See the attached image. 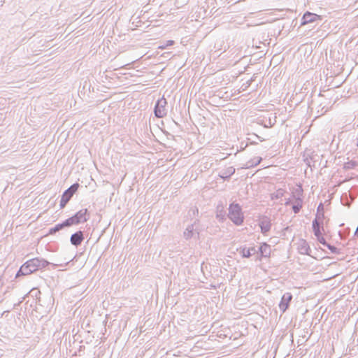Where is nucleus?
<instances>
[{
	"mask_svg": "<svg viewBox=\"0 0 358 358\" xmlns=\"http://www.w3.org/2000/svg\"><path fill=\"white\" fill-rule=\"evenodd\" d=\"M297 249L300 254L309 255V252L310 251V246H309L308 242L306 240L301 239L299 241Z\"/></svg>",
	"mask_w": 358,
	"mask_h": 358,
	"instance_id": "nucleus-12",
	"label": "nucleus"
},
{
	"mask_svg": "<svg viewBox=\"0 0 358 358\" xmlns=\"http://www.w3.org/2000/svg\"><path fill=\"white\" fill-rule=\"evenodd\" d=\"M83 240H84V235H83V232L82 231H78L77 232L73 234L70 238L71 243L73 245L76 246V247L80 245L82 243V242L83 241Z\"/></svg>",
	"mask_w": 358,
	"mask_h": 358,
	"instance_id": "nucleus-10",
	"label": "nucleus"
},
{
	"mask_svg": "<svg viewBox=\"0 0 358 358\" xmlns=\"http://www.w3.org/2000/svg\"><path fill=\"white\" fill-rule=\"evenodd\" d=\"M325 247H327L329 250H330L331 252L333 254H338L339 250L335 247L334 245H330L328 243Z\"/></svg>",
	"mask_w": 358,
	"mask_h": 358,
	"instance_id": "nucleus-21",
	"label": "nucleus"
},
{
	"mask_svg": "<svg viewBox=\"0 0 358 358\" xmlns=\"http://www.w3.org/2000/svg\"><path fill=\"white\" fill-rule=\"evenodd\" d=\"M243 258H250L252 255L257 254L258 251L255 247L247 248L246 247H241L237 250Z\"/></svg>",
	"mask_w": 358,
	"mask_h": 358,
	"instance_id": "nucleus-11",
	"label": "nucleus"
},
{
	"mask_svg": "<svg viewBox=\"0 0 358 358\" xmlns=\"http://www.w3.org/2000/svg\"><path fill=\"white\" fill-rule=\"evenodd\" d=\"M259 226L261 229V232L264 235H266L271 228V222L270 218L266 216L262 217L259 220Z\"/></svg>",
	"mask_w": 358,
	"mask_h": 358,
	"instance_id": "nucleus-8",
	"label": "nucleus"
},
{
	"mask_svg": "<svg viewBox=\"0 0 358 358\" xmlns=\"http://www.w3.org/2000/svg\"><path fill=\"white\" fill-rule=\"evenodd\" d=\"M234 173L235 169L233 166H229L225 169L222 170L219 176L224 180H229Z\"/></svg>",
	"mask_w": 358,
	"mask_h": 358,
	"instance_id": "nucleus-14",
	"label": "nucleus"
},
{
	"mask_svg": "<svg viewBox=\"0 0 358 358\" xmlns=\"http://www.w3.org/2000/svg\"><path fill=\"white\" fill-rule=\"evenodd\" d=\"M66 223V220H64L62 223L56 224L54 227L50 229L49 234H55L56 232L59 231L60 230L63 229L64 227H70L69 224H67Z\"/></svg>",
	"mask_w": 358,
	"mask_h": 358,
	"instance_id": "nucleus-17",
	"label": "nucleus"
},
{
	"mask_svg": "<svg viewBox=\"0 0 358 358\" xmlns=\"http://www.w3.org/2000/svg\"><path fill=\"white\" fill-rule=\"evenodd\" d=\"M31 293H33V294H34L36 296L37 293H39V294H40V291H39V290H38V289H32V290L31 291Z\"/></svg>",
	"mask_w": 358,
	"mask_h": 358,
	"instance_id": "nucleus-28",
	"label": "nucleus"
},
{
	"mask_svg": "<svg viewBox=\"0 0 358 358\" xmlns=\"http://www.w3.org/2000/svg\"><path fill=\"white\" fill-rule=\"evenodd\" d=\"M321 20H322V17L320 15H318L315 13H313L307 11L303 15V17L301 19V26H303V25H305L307 24L313 23L316 21H321Z\"/></svg>",
	"mask_w": 358,
	"mask_h": 358,
	"instance_id": "nucleus-6",
	"label": "nucleus"
},
{
	"mask_svg": "<svg viewBox=\"0 0 358 358\" xmlns=\"http://www.w3.org/2000/svg\"><path fill=\"white\" fill-rule=\"evenodd\" d=\"M229 218L236 224L241 225L244 220L242 208L238 203H231L229 207Z\"/></svg>",
	"mask_w": 358,
	"mask_h": 358,
	"instance_id": "nucleus-1",
	"label": "nucleus"
},
{
	"mask_svg": "<svg viewBox=\"0 0 358 358\" xmlns=\"http://www.w3.org/2000/svg\"><path fill=\"white\" fill-rule=\"evenodd\" d=\"M216 217L217 219H219L220 221H223L225 219L224 215L222 213V210L220 213H217Z\"/></svg>",
	"mask_w": 358,
	"mask_h": 358,
	"instance_id": "nucleus-26",
	"label": "nucleus"
},
{
	"mask_svg": "<svg viewBox=\"0 0 358 358\" xmlns=\"http://www.w3.org/2000/svg\"><path fill=\"white\" fill-rule=\"evenodd\" d=\"M90 218V215L88 213L87 209H81L78 212H77L73 216L66 219L67 224L69 226H72L73 224H78L80 223H83L87 222Z\"/></svg>",
	"mask_w": 358,
	"mask_h": 358,
	"instance_id": "nucleus-2",
	"label": "nucleus"
},
{
	"mask_svg": "<svg viewBox=\"0 0 358 358\" xmlns=\"http://www.w3.org/2000/svg\"><path fill=\"white\" fill-rule=\"evenodd\" d=\"M190 211H192L194 215L199 213V210L197 208H192Z\"/></svg>",
	"mask_w": 358,
	"mask_h": 358,
	"instance_id": "nucleus-27",
	"label": "nucleus"
},
{
	"mask_svg": "<svg viewBox=\"0 0 358 358\" xmlns=\"http://www.w3.org/2000/svg\"><path fill=\"white\" fill-rule=\"evenodd\" d=\"M257 251L260 253L261 257H268L271 255V247L268 244L264 243L261 245Z\"/></svg>",
	"mask_w": 358,
	"mask_h": 358,
	"instance_id": "nucleus-13",
	"label": "nucleus"
},
{
	"mask_svg": "<svg viewBox=\"0 0 358 358\" xmlns=\"http://www.w3.org/2000/svg\"><path fill=\"white\" fill-rule=\"evenodd\" d=\"M285 193V191L283 189H278L275 192L271 194L272 199H278L282 198Z\"/></svg>",
	"mask_w": 358,
	"mask_h": 358,
	"instance_id": "nucleus-20",
	"label": "nucleus"
},
{
	"mask_svg": "<svg viewBox=\"0 0 358 358\" xmlns=\"http://www.w3.org/2000/svg\"><path fill=\"white\" fill-rule=\"evenodd\" d=\"M198 221L197 220H196L194 221V224H189L187 226V227L185 229L184 233H183V236H184V238L186 239V240H188L189 238H191L194 234V224L196 223V222Z\"/></svg>",
	"mask_w": 358,
	"mask_h": 358,
	"instance_id": "nucleus-15",
	"label": "nucleus"
},
{
	"mask_svg": "<svg viewBox=\"0 0 358 358\" xmlns=\"http://www.w3.org/2000/svg\"><path fill=\"white\" fill-rule=\"evenodd\" d=\"M32 273L30 267L27 265V262L20 267V270L16 274V277H18L19 275H27L29 274Z\"/></svg>",
	"mask_w": 358,
	"mask_h": 358,
	"instance_id": "nucleus-16",
	"label": "nucleus"
},
{
	"mask_svg": "<svg viewBox=\"0 0 358 358\" xmlns=\"http://www.w3.org/2000/svg\"><path fill=\"white\" fill-rule=\"evenodd\" d=\"M292 295L289 292H286L282 295V296L281 298V301L279 303L280 310L282 313H285L287 310V308H289V303L292 301Z\"/></svg>",
	"mask_w": 358,
	"mask_h": 358,
	"instance_id": "nucleus-7",
	"label": "nucleus"
},
{
	"mask_svg": "<svg viewBox=\"0 0 358 358\" xmlns=\"http://www.w3.org/2000/svg\"><path fill=\"white\" fill-rule=\"evenodd\" d=\"M27 265L30 267L31 272L34 273L39 269L45 268L50 263L44 259L34 258L27 262Z\"/></svg>",
	"mask_w": 358,
	"mask_h": 358,
	"instance_id": "nucleus-4",
	"label": "nucleus"
},
{
	"mask_svg": "<svg viewBox=\"0 0 358 358\" xmlns=\"http://www.w3.org/2000/svg\"><path fill=\"white\" fill-rule=\"evenodd\" d=\"M173 44H174V41H172V40H169V41H167L166 42V43H165V44H164V45H162L159 46V48H160V49H162V50H163V49L166 48L168 46L173 45Z\"/></svg>",
	"mask_w": 358,
	"mask_h": 358,
	"instance_id": "nucleus-25",
	"label": "nucleus"
},
{
	"mask_svg": "<svg viewBox=\"0 0 358 358\" xmlns=\"http://www.w3.org/2000/svg\"><path fill=\"white\" fill-rule=\"evenodd\" d=\"M293 198L296 199H303V189L299 186L293 192Z\"/></svg>",
	"mask_w": 358,
	"mask_h": 358,
	"instance_id": "nucleus-19",
	"label": "nucleus"
},
{
	"mask_svg": "<svg viewBox=\"0 0 358 358\" xmlns=\"http://www.w3.org/2000/svg\"><path fill=\"white\" fill-rule=\"evenodd\" d=\"M357 166V163L355 161H350L345 164V169H353Z\"/></svg>",
	"mask_w": 358,
	"mask_h": 358,
	"instance_id": "nucleus-22",
	"label": "nucleus"
},
{
	"mask_svg": "<svg viewBox=\"0 0 358 358\" xmlns=\"http://www.w3.org/2000/svg\"><path fill=\"white\" fill-rule=\"evenodd\" d=\"M167 105L166 99L164 97L159 99L155 106L154 113L157 117L162 118L164 117L166 113L167 110L166 108V106Z\"/></svg>",
	"mask_w": 358,
	"mask_h": 358,
	"instance_id": "nucleus-5",
	"label": "nucleus"
},
{
	"mask_svg": "<svg viewBox=\"0 0 358 358\" xmlns=\"http://www.w3.org/2000/svg\"><path fill=\"white\" fill-rule=\"evenodd\" d=\"M290 203H291V200H290V199H286V201H285V204L286 206H288V205H289Z\"/></svg>",
	"mask_w": 358,
	"mask_h": 358,
	"instance_id": "nucleus-29",
	"label": "nucleus"
},
{
	"mask_svg": "<svg viewBox=\"0 0 358 358\" xmlns=\"http://www.w3.org/2000/svg\"><path fill=\"white\" fill-rule=\"evenodd\" d=\"M313 230L315 236H319L320 234H322V230L323 229V220L320 217H316L312 224Z\"/></svg>",
	"mask_w": 358,
	"mask_h": 358,
	"instance_id": "nucleus-9",
	"label": "nucleus"
},
{
	"mask_svg": "<svg viewBox=\"0 0 358 358\" xmlns=\"http://www.w3.org/2000/svg\"><path fill=\"white\" fill-rule=\"evenodd\" d=\"M356 145L358 147V137H357V139Z\"/></svg>",
	"mask_w": 358,
	"mask_h": 358,
	"instance_id": "nucleus-31",
	"label": "nucleus"
},
{
	"mask_svg": "<svg viewBox=\"0 0 358 358\" xmlns=\"http://www.w3.org/2000/svg\"><path fill=\"white\" fill-rule=\"evenodd\" d=\"M321 208H323V205H322V203H320V204L319 205V206H318V210H319V209H321Z\"/></svg>",
	"mask_w": 358,
	"mask_h": 358,
	"instance_id": "nucleus-30",
	"label": "nucleus"
},
{
	"mask_svg": "<svg viewBox=\"0 0 358 358\" xmlns=\"http://www.w3.org/2000/svg\"><path fill=\"white\" fill-rule=\"evenodd\" d=\"M317 237V240L321 243L324 246H326L328 243L326 241V240L324 239V238L322 236V234H320L319 236H316Z\"/></svg>",
	"mask_w": 358,
	"mask_h": 358,
	"instance_id": "nucleus-24",
	"label": "nucleus"
},
{
	"mask_svg": "<svg viewBox=\"0 0 358 358\" xmlns=\"http://www.w3.org/2000/svg\"><path fill=\"white\" fill-rule=\"evenodd\" d=\"M262 159L260 157H257L253 159L252 160V162H249V163H250V166H253L258 165L261 162Z\"/></svg>",
	"mask_w": 358,
	"mask_h": 358,
	"instance_id": "nucleus-23",
	"label": "nucleus"
},
{
	"mask_svg": "<svg viewBox=\"0 0 358 358\" xmlns=\"http://www.w3.org/2000/svg\"><path fill=\"white\" fill-rule=\"evenodd\" d=\"M79 187L78 183L73 184L63 193L60 200V208H64Z\"/></svg>",
	"mask_w": 358,
	"mask_h": 358,
	"instance_id": "nucleus-3",
	"label": "nucleus"
},
{
	"mask_svg": "<svg viewBox=\"0 0 358 358\" xmlns=\"http://www.w3.org/2000/svg\"><path fill=\"white\" fill-rule=\"evenodd\" d=\"M303 206V199H296L294 200V204L292 206V210L294 213H299L302 208Z\"/></svg>",
	"mask_w": 358,
	"mask_h": 358,
	"instance_id": "nucleus-18",
	"label": "nucleus"
}]
</instances>
